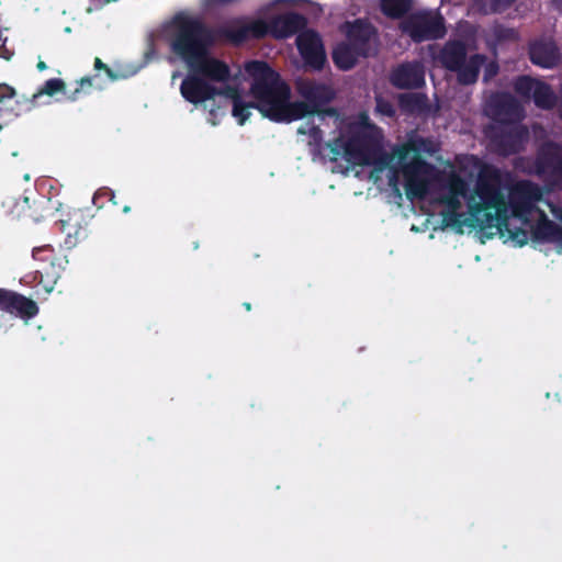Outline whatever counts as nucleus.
Wrapping results in <instances>:
<instances>
[{
    "mask_svg": "<svg viewBox=\"0 0 562 562\" xmlns=\"http://www.w3.org/2000/svg\"><path fill=\"white\" fill-rule=\"evenodd\" d=\"M342 32L345 38L362 54V58L373 57L378 54L379 31L369 20L358 18L353 21H346Z\"/></svg>",
    "mask_w": 562,
    "mask_h": 562,
    "instance_id": "nucleus-9",
    "label": "nucleus"
},
{
    "mask_svg": "<svg viewBox=\"0 0 562 562\" xmlns=\"http://www.w3.org/2000/svg\"><path fill=\"white\" fill-rule=\"evenodd\" d=\"M268 24L266 21L258 19L247 24H240L231 27H222L216 30L217 38L224 37L233 44L239 45L249 38H263L267 36Z\"/></svg>",
    "mask_w": 562,
    "mask_h": 562,
    "instance_id": "nucleus-19",
    "label": "nucleus"
},
{
    "mask_svg": "<svg viewBox=\"0 0 562 562\" xmlns=\"http://www.w3.org/2000/svg\"><path fill=\"white\" fill-rule=\"evenodd\" d=\"M104 82L100 79L99 75L82 77L78 82L79 87L67 94V99L69 101H77L82 92H88L93 87L102 89Z\"/></svg>",
    "mask_w": 562,
    "mask_h": 562,
    "instance_id": "nucleus-31",
    "label": "nucleus"
},
{
    "mask_svg": "<svg viewBox=\"0 0 562 562\" xmlns=\"http://www.w3.org/2000/svg\"><path fill=\"white\" fill-rule=\"evenodd\" d=\"M531 233L536 240L562 243V227L549 220L543 213L541 214V218L532 227Z\"/></svg>",
    "mask_w": 562,
    "mask_h": 562,
    "instance_id": "nucleus-25",
    "label": "nucleus"
},
{
    "mask_svg": "<svg viewBox=\"0 0 562 562\" xmlns=\"http://www.w3.org/2000/svg\"><path fill=\"white\" fill-rule=\"evenodd\" d=\"M55 256L56 252L50 245L34 247L32 250V257L34 260L40 262V267L52 260V258Z\"/></svg>",
    "mask_w": 562,
    "mask_h": 562,
    "instance_id": "nucleus-37",
    "label": "nucleus"
},
{
    "mask_svg": "<svg viewBox=\"0 0 562 562\" xmlns=\"http://www.w3.org/2000/svg\"><path fill=\"white\" fill-rule=\"evenodd\" d=\"M539 81L529 76H518L514 81V90L522 98H530Z\"/></svg>",
    "mask_w": 562,
    "mask_h": 562,
    "instance_id": "nucleus-32",
    "label": "nucleus"
},
{
    "mask_svg": "<svg viewBox=\"0 0 562 562\" xmlns=\"http://www.w3.org/2000/svg\"><path fill=\"white\" fill-rule=\"evenodd\" d=\"M460 198V195L446 193L440 198V202L446 206L445 210L459 212L462 206Z\"/></svg>",
    "mask_w": 562,
    "mask_h": 562,
    "instance_id": "nucleus-40",
    "label": "nucleus"
},
{
    "mask_svg": "<svg viewBox=\"0 0 562 562\" xmlns=\"http://www.w3.org/2000/svg\"><path fill=\"white\" fill-rule=\"evenodd\" d=\"M440 216H441V226L443 228L451 227V228H457L459 232H462V227L465 224L463 214H461L457 211L442 210L440 212Z\"/></svg>",
    "mask_w": 562,
    "mask_h": 562,
    "instance_id": "nucleus-33",
    "label": "nucleus"
},
{
    "mask_svg": "<svg viewBox=\"0 0 562 562\" xmlns=\"http://www.w3.org/2000/svg\"><path fill=\"white\" fill-rule=\"evenodd\" d=\"M16 92L13 87L8 83H0V103L15 98Z\"/></svg>",
    "mask_w": 562,
    "mask_h": 562,
    "instance_id": "nucleus-44",
    "label": "nucleus"
},
{
    "mask_svg": "<svg viewBox=\"0 0 562 562\" xmlns=\"http://www.w3.org/2000/svg\"><path fill=\"white\" fill-rule=\"evenodd\" d=\"M180 92L186 101L198 105L216 95H233L235 89L229 86L217 88L190 70L180 85Z\"/></svg>",
    "mask_w": 562,
    "mask_h": 562,
    "instance_id": "nucleus-12",
    "label": "nucleus"
},
{
    "mask_svg": "<svg viewBox=\"0 0 562 562\" xmlns=\"http://www.w3.org/2000/svg\"><path fill=\"white\" fill-rule=\"evenodd\" d=\"M530 61L541 68L552 69L561 61L557 44L551 40H536L528 46Z\"/></svg>",
    "mask_w": 562,
    "mask_h": 562,
    "instance_id": "nucleus-20",
    "label": "nucleus"
},
{
    "mask_svg": "<svg viewBox=\"0 0 562 562\" xmlns=\"http://www.w3.org/2000/svg\"><path fill=\"white\" fill-rule=\"evenodd\" d=\"M554 171L562 177V156L557 158L555 164L553 165Z\"/></svg>",
    "mask_w": 562,
    "mask_h": 562,
    "instance_id": "nucleus-46",
    "label": "nucleus"
},
{
    "mask_svg": "<svg viewBox=\"0 0 562 562\" xmlns=\"http://www.w3.org/2000/svg\"><path fill=\"white\" fill-rule=\"evenodd\" d=\"M56 225L65 234V246L69 249L87 239L89 235L88 223L80 212L69 214L67 220H60Z\"/></svg>",
    "mask_w": 562,
    "mask_h": 562,
    "instance_id": "nucleus-22",
    "label": "nucleus"
},
{
    "mask_svg": "<svg viewBox=\"0 0 562 562\" xmlns=\"http://www.w3.org/2000/svg\"><path fill=\"white\" fill-rule=\"evenodd\" d=\"M243 306L245 307L246 311H250L251 310V304L249 302H245L243 304Z\"/></svg>",
    "mask_w": 562,
    "mask_h": 562,
    "instance_id": "nucleus-49",
    "label": "nucleus"
},
{
    "mask_svg": "<svg viewBox=\"0 0 562 562\" xmlns=\"http://www.w3.org/2000/svg\"><path fill=\"white\" fill-rule=\"evenodd\" d=\"M375 112L386 117H394L396 114V110L393 103L383 97L375 98Z\"/></svg>",
    "mask_w": 562,
    "mask_h": 562,
    "instance_id": "nucleus-38",
    "label": "nucleus"
},
{
    "mask_svg": "<svg viewBox=\"0 0 562 562\" xmlns=\"http://www.w3.org/2000/svg\"><path fill=\"white\" fill-rule=\"evenodd\" d=\"M102 198H108L113 204H117V202L114 200L115 194L111 189L103 188L98 190L93 195V204L101 207L102 205L99 204V201Z\"/></svg>",
    "mask_w": 562,
    "mask_h": 562,
    "instance_id": "nucleus-42",
    "label": "nucleus"
},
{
    "mask_svg": "<svg viewBox=\"0 0 562 562\" xmlns=\"http://www.w3.org/2000/svg\"><path fill=\"white\" fill-rule=\"evenodd\" d=\"M401 30L415 43L438 40L443 37L446 34V26L442 18L431 16L424 12H417L408 15L404 21H402Z\"/></svg>",
    "mask_w": 562,
    "mask_h": 562,
    "instance_id": "nucleus-10",
    "label": "nucleus"
},
{
    "mask_svg": "<svg viewBox=\"0 0 562 562\" xmlns=\"http://www.w3.org/2000/svg\"><path fill=\"white\" fill-rule=\"evenodd\" d=\"M346 145L347 160L358 166L378 164L383 168L389 166L392 159L381 153V134L379 128L372 125L355 131Z\"/></svg>",
    "mask_w": 562,
    "mask_h": 562,
    "instance_id": "nucleus-6",
    "label": "nucleus"
},
{
    "mask_svg": "<svg viewBox=\"0 0 562 562\" xmlns=\"http://www.w3.org/2000/svg\"><path fill=\"white\" fill-rule=\"evenodd\" d=\"M548 147L550 149H554L555 151L560 150V146L557 143H549Z\"/></svg>",
    "mask_w": 562,
    "mask_h": 562,
    "instance_id": "nucleus-48",
    "label": "nucleus"
},
{
    "mask_svg": "<svg viewBox=\"0 0 562 562\" xmlns=\"http://www.w3.org/2000/svg\"><path fill=\"white\" fill-rule=\"evenodd\" d=\"M347 139H345L341 135L334 138L333 140L328 142L326 144L327 148L329 149L331 157V160H337V158L341 155H344L347 158Z\"/></svg>",
    "mask_w": 562,
    "mask_h": 562,
    "instance_id": "nucleus-36",
    "label": "nucleus"
},
{
    "mask_svg": "<svg viewBox=\"0 0 562 562\" xmlns=\"http://www.w3.org/2000/svg\"><path fill=\"white\" fill-rule=\"evenodd\" d=\"M486 114L494 125L516 124L522 120L524 109L512 94L498 93L488 101Z\"/></svg>",
    "mask_w": 562,
    "mask_h": 562,
    "instance_id": "nucleus-13",
    "label": "nucleus"
},
{
    "mask_svg": "<svg viewBox=\"0 0 562 562\" xmlns=\"http://www.w3.org/2000/svg\"><path fill=\"white\" fill-rule=\"evenodd\" d=\"M94 69L97 71H104V74L106 75L108 81H114L119 78V76L106 64H104L99 57L94 58Z\"/></svg>",
    "mask_w": 562,
    "mask_h": 562,
    "instance_id": "nucleus-41",
    "label": "nucleus"
},
{
    "mask_svg": "<svg viewBox=\"0 0 562 562\" xmlns=\"http://www.w3.org/2000/svg\"><path fill=\"white\" fill-rule=\"evenodd\" d=\"M413 8V0H380V10L389 19L400 20Z\"/></svg>",
    "mask_w": 562,
    "mask_h": 562,
    "instance_id": "nucleus-27",
    "label": "nucleus"
},
{
    "mask_svg": "<svg viewBox=\"0 0 562 562\" xmlns=\"http://www.w3.org/2000/svg\"><path fill=\"white\" fill-rule=\"evenodd\" d=\"M58 93L66 94V83L60 78H52L44 82L42 87L37 89L30 98L22 95L15 100L16 109L15 115L19 116L22 113L32 111L34 108L40 105V99L44 95L54 97Z\"/></svg>",
    "mask_w": 562,
    "mask_h": 562,
    "instance_id": "nucleus-21",
    "label": "nucleus"
},
{
    "mask_svg": "<svg viewBox=\"0 0 562 562\" xmlns=\"http://www.w3.org/2000/svg\"><path fill=\"white\" fill-rule=\"evenodd\" d=\"M164 30L171 52L186 64L205 55L217 41L216 29L188 11L175 13Z\"/></svg>",
    "mask_w": 562,
    "mask_h": 562,
    "instance_id": "nucleus-3",
    "label": "nucleus"
},
{
    "mask_svg": "<svg viewBox=\"0 0 562 562\" xmlns=\"http://www.w3.org/2000/svg\"><path fill=\"white\" fill-rule=\"evenodd\" d=\"M299 52L306 67L319 71L326 63V53L319 35L314 31L299 34L296 38Z\"/></svg>",
    "mask_w": 562,
    "mask_h": 562,
    "instance_id": "nucleus-14",
    "label": "nucleus"
},
{
    "mask_svg": "<svg viewBox=\"0 0 562 562\" xmlns=\"http://www.w3.org/2000/svg\"><path fill=\"white\" fill-rule=\"evenodd\" d=\"M483 54L468 57V46L462 40L447 41L438 54V60L449 71L457 74L459 83L469 86L477 81L480 70L486 61Z\"/></svg>",
    "mask_w": 562,
    "mask_h": 562,
    "instance_id": "nucleus-5",
    "label": "nucleus"
},
{
    "mask_svg": "<svg viewBox=\"0 0 562 562\" xmlns=\"http://www.w3.org/2000/svg\"><path fill=\"white\" fill-rule=\"evenodd\" d=\"M445 187L448 191L447 193L460 195V196L467 199L468 204H469V199L475 194V189L473 190V192L469 193V191H470L469 182L456 172H451L447 177Z\"/></svg>",
    "mask_w": 562,
    "mask_h": 562,
    "instance_id": "nucleus-29",
    "label": "nucleus"
},
{
    "mask_svg": "<svg viewBox=\"0 0 562 562\" xmlns=\"http://www.w3.org/2000/svg\"><path fill=\"white\" fill-rule=\"evenodd\" d=\"M361 58L362 54L346 38L337 43L331 52L333 63L342 71L352 69Z\"/></svg>",
    "mask_w": 562,
    "mask_h": 562,
    "instance_id": "nucleus-24",
    "label": "nucleus"
},
{
    "mask_svg": "<svg viewBox=\"0 0 562 562\" xmlns=\"http://www.w3.org/2000/svg\"><path fill=\"white\" fill-rule=\"evenodd\" d=\"M245 71L251 78L250 94L256 102V110L270 121L290 123L291 89L280 74L263 60L246 63Z\"/></svg>",
    "mask_w": 562,
    "mask_h": 562,
    "instance_id": "nucleus-2",
    "label": "nucleus"
},
{
    "mask_svg": "<svg viewBox=\"0 0 562 562\" xmlns=\"http://www.w3.org/2000/svg\"><path fill=\"white\" fill-rule=\"evenodd\" d=\"M0 310L24 319L33 318L38 314L35 301L7 289H0Z\"/></svg>",
    "mask_w": 562,
    "mask_h": 562,
    "instance_id": "nucleus-18",
    "label": "nucleus"
},
{
    "mask_svg": "<svg viewBox=\"0 0 562 562\" xmlns=\"http://www.w3.org/2000/svg\"><path fill=\"white\" fill-rule=\"evenodd\" d=\"M295 88L304 101L292 102L291 122L308 115H318L321 117L338 116L337 109L328 106L336 95L330 86L317 82L313 79L301 78L296 80Z\"/></svg>",
    "mask_w": 562,
    "mask_h": 562,
    "instance_id": "nucleus-4",
    "label": "nucleus"
},
{
    "mask_svg": "<svg viewBox=\"0 0 562 562\" xmlns=\"http://www.w3.org/2000/svg\"><path fill=\"white\" fill-rule=\"evenodd\" d=\"M532 99L536 106L543 110H550L557 103L555 93L553 92L552 88L543 81L538 82L533 91Z\"/></svg>",
    "mask_w": 562,
    "mask_h": 562,
    "instance_id": "nucleus-28",
    "label": "nucleus"
},
{
    "mask_svg": "<svg viewBox=\"0 0 562 562\" xmlns=\"http://www.w3.org/2000/svg\"><path fill=\"white\" fill-rule=\"evenodd\" d=\"M411 147L403 145L395 150L405 179V193L411 200L424 198L428 189V178L434 172V166L416 154L411 161L405 162Z\"/></svg>",
    "mask_w": 562,
    "mask_h": 562,
    "instance_id": "nucleus-7",
    "label": "nucleus"
},
{
    "mask_svg": "<svg viewBox=\"0 0 562 562\" xmlns=\"http://www.w3.org/2000/svg\"><path fill=\"white\" fill-rule=\"evenodd\" d=\"M2 41V32L0 31V42Z\"/></svg>",
    "mask_w": 562,
    "mask_h": 562,
    "instance_id": "nucleus-53",
    "label": "nucleus"
},
{
    "mask_svg": "<svg viewBox=\"0 0 562 562\" xmlns=\"http://www.w3.org/2000/svg\"><path fill=\"white\" fill-rule=\"evenodd\" d=\"M13 56V52H11L10 49H8L5 47V44L4 42L0 45V57L5 59V60H10L11 57Z\"/></svg>",
    "mask_w": 562,
    "mask_h": 562,
    "instance_id": "nucleus-45",
    "label": "nucleus"
},
{
    "mask_svg": "<svg viewBox=\"0 0 562 562\" xmlns=\"http://www.w3.org/2000/svg\"><path fill=\"white\" fill-rule=\"evenodd\" d=\"M483 66H484L483 80L485 82L493 79L499 71V66L496 61H490L487 64L485 61Z\"/></svg>",
    "mask_w": 562,
    "mask_h": 562,
    "instance_id": "nucleus-43",
    "label": "nucleus"
},
{
    "mask_svg": "<svg viewBox=\"0 0 562 562\" xmlns=\"http://www.w3.org/2000/svg\"><path fill=\"white\" fill-rule=\"evenodd\" d=\"M398 106L405 113L422 114L428 110V98L425 93H401L398 95Z\"/></svg>",
    "mask_w": 562,
    "mask_h": 562,
    "instance_id": "nucleus-26",
    "label": "nucleus"
},
{
    "mask_svg": "<svg viewBox=\"0 0 562 562\" xmlns=\"http://www.w3.org/2000/svg\"><path fill=\"white\" fill-rule=\"evenodd\" d=\"M2 130V124H0V131Z\"/></svg>",
    "mask_w": 562,
    "mask_h": 562,
    "instance_id": "nucleus-54",
    "label": "nucleus"
},
{
    "mask_svg": "<svg viewBox=\"0 0 562 562\" xmlns=\"http://www.w3.org/2000/svg\"><path fill=\"white\" fill-rule=\"evenodd\" d=\"M540 199L539 186L529 180H521L509 189L507 209L510 207L514 217L527 221Z\"/></svg>",
    "mask_w": 562,
    "mask_h": 562,
    "instance_id": "nucleus-11",
    "label": "nucleus"
},
{
    "mask_svg": "<svg viewBox=\"0 0 562 562\" xmlns=\"http://www.w3.org/2000/svg\"><path fill=\"white\" fill-rule=\"evenodd\" d=\"M228 97L233 99V116L237 119L239 125H244L251 114L250 110L256 109V102H244L236 90Z\"/></svg>",
    "mask_w": 562,
    "mask_h": 562,
    "instance_id": "nucleus-30",
    "label": "nucleus"
},
{
    "mask_svg": "<svg viewBox=\"0 0 562 562\" xmlns=\"http://www.w3.org/2000/svg\"><path fill=\"white\" fill-rule=\"evenodd\" d=\"M68 259L66 256L57 255L48 262L44 263L36 270L38 282L43 284L46 291H52L57 281L60 279Z\"/></svg>",
    "mask_w": 562,
    "mask_h": 562,
    "instance_id": "nucleus-23",
    "label": "nucleus"
},
{
    "mask_svg": "<svg viewBox=\"0 0 562 562\" xmlns=\"http://www.w3.org/2000/svg\"><path fill=\"white\" fill-rule=\"evenodd\" d=\"M516 0H488V5L482 11L484 14L502 13L506 11Z\"/></svg>",
    "mask_w": 562,
    "mask_h": 562,
    "instance_id": "nucleus-39",
    "label": "nucleus"
},
{
    "mask_svg": "<svg viewBox=\"0 0 562 562\" xmlns=\"http://www.w3.org/2000/svg\"><path fill=\"white\" fill-rule=\"evenodd\" d=\"M187 65L192 72L201 76V78L210 83H224L227 82L232 77L229 66L225 61L210 56V52L195 60H191Z\"/></svg>",
    "mask_w": 562,
    "mask_h": 562,
    "instance_id": "nucleus-15",
    "label": "nucleus"
},
{
    "mask_svg": "<svg viewBox=\"0 0 562 562\" xmlns=\"http://www.w3.org/2000/svg\"><path fill=\"white\" fill-rule=\"evenodd\" d=\"M390 82L402 90L419 89L425 86V69L420 61H405L390 74Z\"/></svg>",
    "mask_w": 562,
    "mask_h": 562,
    "instance_id": "nucleus-16",
    "label": "nucleus"
},
{
    "mask_svg": "<svg viewBox=\"0 0 562 562\" xmlns=\"http://www.w3.org/2000/svg\"><path fill=\"white\" fill-rule=\"evenodd\" d=\"M267 24V35L285 40L303 31L307 25V19L301 13L288 12L272 18Z\"/></svg>",
    "mask_w": 562,
    "mask_h": 562,
    "instance_id": "nucleus-17",
    "label": "nucleus"
},
{
    "mask_svg": "<svg viewBox=\"0 0 562 562\" xmlns=\"http://www.w3.org/2000/svg\"><path fill=\"white\" fill-rule=\"evenodd\" d=\"M27 215L34 217L35 220H37V217L34 216L32 213H29Z\"/></svg>",
    "mask_w": 562,
    "mask_h": 562,
    "instance_id": "nucleus-52",
    "label": "nucleus"
},
{
    "mask_svg": "<svg viewBox=\"0 0 562 562\" xmlns=\"http://www.w3.org/2000/svg\"><path fill=\"white\" fill-rule=\"evenodd\" d=\"M36 68L40 70V71H43L45 69H47V65L45 61L43 60H38V63L36 64Z\"/></svg>",
    "mask_w": 562,
    "mask_h": 562,
    "instance_id": "nucleus-47",
    "label": "nucleus"
},
{
    "mask_svg": "<svg viewBox=\"0 0 562 562\" xmlns=\"http://www.w3.org/2000/svg\"><path fill=\"white\" fill-rule=\"evenodd\" d=\"M299 134L307 135L310 138V145L321 148L323 144V131L319 126L314 124H307L306 126H300L297 130Z\"/></svg>",
    "mask_w": 562,
    "mask_h": 562,
    "instance_id": "nucleus-34",
    "label": "nucleus"
},
{
    "mask_svg": "<svg viewBox=\"0 0 562 562\" xmlns=\"http://www.w3.org/2000/svg\"><path fill=\"white\" fill-rule=\"evenodd\" d=\"M492 148L501 156L507 157L524 149L529 137L528 128L520 124L491 125L485 131Z\"/></svg>",
    "mask_w": 562,
    "mask_h": 562,
    "instance_id": "nucleus-8",
    "label": "nucleus"
},
{
    "mask_svg": "<svg viewBox=\"0 0 562 562\" xmlns=\"http://www.w3.org/2000/svg\"><path fill=\"white\" fill-rule=\"evenodd\" d=\"M123 212H124V213H128V212H131V206L125 205V206L123 207Z\"/></svg>",
    "mask_w": 562,
    "mask_h": 562,
    "instance_id": "nucleus-50",
    "label": "nucleus"
},
{
    "mask_svg": "<svg viewBox=\"0 0 562 562\" xmlns=\"http://www.w3.org/2000/svg\"><path fill=\"white\" fill-rule=\"evenodd\" d=\"M493 37L496 43L515 42L518 38L517 32L502 24H497L492 30Z\"/></svg>",
    "mask_w": 562,
    "mask_h": 562,
    "instance_id": "nucleus-35",
    "label": "nucleus"
},
{
    "mask_svg": "<svg viewBox=\"0 0 562 562\" xmlns=\"http://www.w3.org/2000/svg\"><path fill=\"white\" fill-rule=\"evenodd\" d=\"M471 226L480 229L504 227L508 237L519 247L528 243V232L520 227H510L507 203L502 190V176L497 168L484 166L476 179L475 194L469 199Z\"/></svg>",
    "mask_w": 562,
    "mask_h": 562,
    "instance_id": "nucleus-1",
    "label": "nucleus"
},
{
    "mask_svg": "<svg viewBox=\"0 0 562 562\" xmlns=\"http://www.w3.org/2000/svg\"><path fill=\"white\" fill-rule=\"evenodd\" d=\"M23 202L27 204V203H29V198H26V196H25V198L23 199Z\"/></svg>",
    "mask_w": 562,
    "mask_h": 562,
    "instance_id": "nucleus-51",
    "label": "nucleus"
}]
</instances>
